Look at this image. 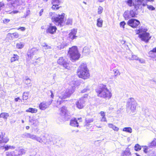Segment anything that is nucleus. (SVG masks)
Wrapping results in <instances>:
<instances>
[{
  "label": "nucleus",
  "instance_id": "39",
  "mask_svg": "<svg viewBox=\"0 0 156 156\" xmlns=\"http://www.w3.org/2000/svg\"><path fill=\"white\" fill-rule=\"evenodd\" d=\"M83 52L86 54H89L90 52V50L87 47H84L83 50Z\"/></svg>",
  "mask_w": 156,
  "mask_h": 156
},
{
  "label": "nucleus",
  "instance_id": "8",
  "mask_svg": "<svg viewBox=\"0 0 156 156\" xmlns=\"http://www.w3.org/2000/svg\"><path fill=\"white\" fill-rule=\"evenodd\" d=\"M74 86L69 87L66 90L58 95L59 98L61 100L69 97L74 91Z\"/></svg>",
  "mask_w": 156,
  "mask_h": 156
},
{
  "label": "nucleus",
  "instance_id": "52",
  "mask_svg": "<svg viewBox=\"0 0 156 156\" xmlns=\"http://www.w3.org/2000/svg\"><path fill=\"white\" fill-rule=\"evenodd\" d=\"M127 3L129 6H132L133 3L132 0H128L127 1Z\"/></svg>",
  "mask_w": 156,
  "mask_h": 156
},
{
  "label": "nucleus",
  "instance_id": "45",
  "mask_svg": "<svg viewBox=\"0 0 156 156\" xmlns=\"http://www.w3.org/2000/svg\"><path fill=\"white\" fill-rule=\"evenodd\" d=\"M147 8L150 10L153 11L155 9V8L152 5H147Z\"/></svg>",
  "mask_w": 156,
  "mask_h": 156
},
{
  "label": "nucleus",
  "instance_id": "58",
  "mask_svg": "<svg viewBox=\"0 0 156 156\" xmlns=\"http://www.w3.org/2000/svg\"><path fill=\"white\" fill-rule=\"evenodd\" d=\"M100 114L101 117L102 116H105V114L104 112L101 111L100 112Z\"/></svg>",
  "mask_w": 156,
  "mask_h": 156
},
{
  "label": "nucleus",
  "instance_id": "35",
  "mask_svg": "<svg viewBox=\"0 0 156 156\" xmlns=\"http://www.w3.org/2000/svg\"><path fill=\"white\" fill-rule=\"evenodd\" d=\"M9 139L7 137H0V141L2 142L6 143L9 141Z\"/></svg>",
  "mask_w": 156,
  "mask_h": 156
},
{
  "label": "nucleus",
  "instance_id": "12",
  "mask_svg": "<svg viewBox=\"0 0 156 156\" xmlns=\"http://www.w3.org/2000/svg\"><path fill=\"white\" fill-rule=\"evenodd\" d=\"M57 63L60 65H62L66 69L69 68V64L68 61L63 57H60L57 61Z\"/></svg>",
  "mask_w": 156,
  "mask_h": 156
},
{
  "label": "nucleus",
  "instance_id": "59",
  "mask_svg": "<svg viewBox=\"0 0 156 156\" xmlns=\"http://www.w3.org/2000/svg\"><path fill=\"white\" fill-rule=\"evenodd\" d=\"M26 29V28L24 27H20L18 29V30H20L22 31H24Z\"/></svg>",
  "mask_w": 156,
  "mask_h": 156
},
{
  "label": "nucleus",
  "instance_id": "28",
  "mask_svg": "<svg viewBox=\"0 0 156 156\" xmlns=\"http://www.w3.org/2000/svg\"><path fill=\"white\" fill-rule=\"evenodd\" d=\"M19 58V56L16 54H14L11 59V62H12L18 60Z\"/></svg>",
  "mask_w": 156,
  "mask_h": 156
},
{
  "label": "nucleus",
  "instance_id": "56",
  "mask_svg": "<svg viewBox=\"0 0 156 156\" xmlns=\"http://www.w3.org/2000/svg\"><path fill=\"white\" fill-rule=\"evenodd\" d=\"M14 37L16 38H17L19 37V34L17 32H15L12 34Z\"/></svg>",
  "mask_w": 156,
  "mask_h": 156
},
{
  "label": "nucleus",
  "instance_id": "26",
  "mask_svg": "<svg viewBox=\"0 0 156 156\" xmlns=\"http://www.w3.org/2000/svg\"><path fill=\"white\" fill-rule=\"evenodd\" d=\"M149 148V149H148L147 150V152H144L151 156H155L156 155V152L154 151L151 150Z\"/></svg>",
  "mask_w": 156,
  "mask_h": 156
},
{
  "label": "nucleus",
  "instance_id": "31",
  "mask_svg": "<svg viewBox=\"0 0 156 156\" xmlns=\"http://www.w3.org/2000/svg\"><path fill=\"white\" fill-rule=\"evenodd\" d=\"M16 47L18 49H22L24 46V44L22 42H20L16 44Z\"/></svg>",
  "mask_w": 156,
  "mask_h": 156
},
{
  "label": "nucleus",
  "instance_id": "20",
  "mask_svg": "<svg viewBox=\"0 0 156 156\" xmlns=\"http://www.w3.org/2000/svg\"><path fill=\"white\" fill-rule=\"evenodd\" d=\"M94 121L93 118L87 119H86V123L85 126H86L87 129H89L90 127L92 126V125L90 124V123Z\"/></svg>",
  "mask_w": 156,
  "mask_h": 156
},
{
  "label": "nucleus",
  "instance_id": "43",
  "mask_svg": "<svg viewBox=\"0 0 156 156\" xmlns=\"http://www.w3.org/2000/svg\"><path fill=\"white\" fill-rule=\"evenodd\" d=\"M129 59L130 60H138V57L136 55H132L131 58H129Z\"/></svg>",
  "mask_w": 156,
  "mask_h": 156
},
{
  "label": "nucleus",
  "instance_id": "10",
  "mask_svg": "<svg viewBox=\"0 0 156 156\" xmlns=\"http://www.w3.org/2000/svg\"><path fill=\"white\" fill-rule=\"evenodd\" d=\"M140 23L139 20L134 19L129 20L127 23L128 25L133 28L136 27Z\"/></svg>",
  "mask_w": 156,
  "mask_h": 156
},
{
  "label": "nucleus",
  "instance_id": "22",
  "mask_svg": "<svg viewBox=\"0 0 156 156\" xmlns=\"http://www.w3.org/2000/svg\"><path fill=\"white\" fill-rule=\"evenodd\" d=\"M70 125L73 126L78 127L79 126L78 123L76 118L72 119L70 121Z\"/></svg>",
  "mask_w": 156,
  "mask_h": 156
},
{
  "label": "nucleus",
  "instance_id": "42",
  "mask_svg": "<svg viewBox=\"0 0 156 156\" xmlns=\"http://www.w3.org/2000/svg\"><path fill=\"white\" fill-rule=\"evenodd\" d=\"M134 147L135 150L137 151H138L141 149V147L138 144L135 145Z\"/></svg>",
  "mask_w": 156,
  "mask_h": 156
},
{
  "label": "nucleus",
  "instance_id": "1",
  "mask_svg": "<svg viewBox=\"0 0 156 156\" xmlns=\"http://www.w3.org/2000/svg\"><path fill=\"white\" fill-rule=\"evenodd\" d=\"M97 95L99 97L109 99L112 97L111 92L108 89L106 85L100 84L96 89Z\"/></svg>",
  "mask_w": 156,
  "mask_h": 156
},
{
  "label": "nucleus",
  "instance_id": "23",
  "mask_svg": "<svg viewBox=\"0 0 156 156\" xmlns=\"http://www.w3.org/2000/svg\"><path fill=\"white\" fill-rule=\"evenodd\" d=\"M138 9H136L135 8L134 9L129 11L130 14L131 16V17H134L138 14L137 11Z\"/></svg>",
  "mask_w": 156,
  "mask_h": 156
},
{
  "label": "nucleus",
  "instance_id": "40",
  "mask_svg": "<svg viewBox=\"0 0 156 156\" xmlns=\"http://www.w3.org/2000/svg\"><path fill=\"white\" fill-rule=\"evenodd\" d=\"M42 47H44L45 49H50L51 48L50 46H48L46 43H43L41 45Z\"/></svg>",
  "mask_w": 156,
  "mask_h": 156
},
{
  "label": "nucleus",
  "instance_id": "57",
  "mask_svg": "<svg viewBox=\"0 0 156 156\" xmlns=\"http://www.w3.org/2000/svg\"><path fill=\"white\" fill-rule=\"evenodd\" d=\"M101 122H107V120L105 116H102L101 119Z\"/></svg>",
  "mask_w": 156,
  "mask_h": 156
},
{
  "label": "nucleus",
  "instance_id": "41",
  "mask_svg": "<svg viewBox=\"0 0 156 156\" xmlns=\"http://www.w3.org/2000/svg\"><path fill=\"white\" fill-rule=\"evenodd\" d=\"M28 93L27 92H24L23 94V99L26 100L28 98Z\"/></svg>",
  "mask_w": 156,
  "mask_h": 156
},
{
  "label": "nucleus",
  "instance_id": "30",
  "mask_svg": "<svg viewBox=\"0 0 156 156\" xmlns=\"http://www.w3.org/2000/svg\"><path fill=\"white\" fill-rule=\"evenodd\" d=\"M9 116V114L7 113L3 112L0 114V118H2L5 119H7Z\"/></svg>",
  "mask_w": 156,
  "mask_h": 156
},
{
  "label": "nucleus",
  "instance_id": "19",
  "mask_svg": "<svg viewBox=\"0 0 156 156\" xmlns=\"http://www.w3.org/2000/svg\"><path fill=\"white\" fill-rule=\"evenodd\" d=\"M59 110L60 111V114L61 116L65 117L66 116L67 110L66 108L65 107H63L61 108Z\"/></svg>",
  "mask_w": 156,
  "mask_h": 156
},
{
  "label": "nucleus",
  "instance_id": "33",
  "mask_svg": "<svg viewBox=\"0 0 156 156\" xmlns=\"http://www.w3.org/2000/svg\"><path fill=\"white\" fill-rule=\"evenodd\" d=\"M97 25L99 27H101L102 25L103 20L100 18H98L97 20Z\"/></svg>",
  "mask_w": 156,
  "mask_h": 156
},
{
  "label": "nucleus",
  "instance_id": "14",
  "mask_svg": "<svg viewBox=\"0 0 156 156\" xmlns=\"http://www.w3.org/2000/svg\"><path fill=\"white\" fill-rule=\"evenodd\" d=\"M52 100L51 101H43L39 105V108L41 110H44L46 108L49 107L50 105L51 104Z\"/></svg>",
  "mask_w": 156,
  "mask_h": 156
},
{
  "label": "nucleus",
  "instance_id": "24",
  "mask_svg": "<svg viewBox=\"0 0 156 156\" xmlns=\"http://www.w3.org/2000/svg\"><path fill=\"white\" fill-rule=\"evenodd\" d=\"M123 17L125 20H128V19L132 18L130 14L129 11H126L123 14Z\"/></svg>",
  "mask_w": 156,
  "mask_h": 156
},
{
  "label": "nucleus",
  "instance_id": "17",
  "mask_svg": "<svg viewBox=\"0 0 156 156\" xmlns=\"http://www.w3.org/2000/svg\"><path fill=\"white\" fill-rule=\"evenodd\" d=\"M144 0H135V4L134 5V8L136 9H138L140 8H141L142 3Z\"/></svg>",
  "mask_w": 156,
  "mask_h": 156
},
{
  "label": "nucleus",
  "instance_id": "36",
  "mask_svg": "<svg viewBox=\"0 0 156 156\" xmlns=\"http://www.w3.org/2000/svg\"><path fill=\"white\" fill-rule=\"evenodd\" d=\"M113 71L114 73L115 77H116L118 75H120V72L118 69H114L113 70Z\"/></svg>",
  "mask_w": 156,
  "mask_h": 156
},
{
  "label": "nucleus",
  "instance_id": "44",
  "mask_svg": "<svg viewBox=\"0 0 156 156\" xmlns=\"http://www.w3.org/2000/svg\"><path fill=\"white\" fill-rule=\"evenodd\" d=\"M126 25V23L124 21H123L120 22L119 23L120 27L122 28L123 29L125 28V26Z\"/></svg>",
  "mask_w": 156,
  "mask_h": 156
},
{
  "label": "nucleus",
  "instance_id": "64",
  "mask_svg": "<svg viewBox=\"0 0 156 156\" xmlns=\"http://www.w3.org/2000/svg\"><path fill=\"white\" fill-rule=\"evenodd\" d=\"M43 12V9H41L39 13V15L40 16H41L42 15Z\"/></svg>",
  "mask_w": 156,
  "mask_h": 156
},
{
  "label": "nucleus",
  "instance_id": "60",
  "mask_svg": "<svg viewBox=\"0 0 156 156\" xmlns=\"http://www.w3.org/2000/svg\"><path fill=\"white\" fill-rule=\"evenodd\" d=\"M50 93L51 94V97L52 98H53L54 97V95L53 94V91L51 90L50 91Z\"/></svg>",
  "mask_w": 156,
  "mask_h": 156
},
{
  "label": "nucleus",
  "instance_id": "61",
  "mask_svg": "<svg viewBox=\"0 0 156 156\" xmlns=\"http://www.w3.org/2000/svg\"><path fill=\"white\" fill-rule=\"evenodd\" d=\"M30 11L29 10H28L26 11L27 15L24 16V17L26 18L30 13Z\"/></svg>",
  "mask_w": 156,
  "mask_h": 156
},
{
  "label": "nucleus",
  "instance_id": "46",
  "mask_svg": "<svg viewBox=\"0 0 156 156\" xmlns=\"http://www.w3.org/2000/svg\"><path fill=\"white\" fill-rule=\"evenodd\" d=\"M53 5L52 6V9H58L59 7L58 6V5L55 4H52Z\"/></svg>",
  "mask_w": 156,
  "mask_h": 156
},
{
  "label": "nucleus",
  "instance_id": "6",
  "mask_svg": "<svg viewBox=\"0 0 156 156\" xmlns=\"http://www.w3.org/2000/svg\"><path fill=\"white\" fill-rule=\"evenodd\" d=\"M68 52L70 59L73 62L78 60L80 57V54L76 46H74L69 48Z\"/></svg>",
  "mask_w": 156,
  "mask_h": 156
},
{
  "label": "nucleus",
  "instance_id": "37",
  "mask_svg": "<svg viewBox=\"0 0 156 156\" xmlns=\"http://www.w3.org/2000/svg\"><path fill=\"white\" fill-rule=\"evenodd\" d=\"M123 131L126 132L131 133L132 132V129L130 127H125L123 129Z\"/></svg>",
  "mask_w": 156,
  "mask_h": 156
},
{
  "label": "nucleus",
  "instance_id": "50",
  "mask_svg": "<svg viewBox=\"0 0 156 156\" xmlns=\"http://www.w3.org/2000/svg\"><path fill=\"white\" fill-rule=\"evenodd\" d=\"M60 2L59 0H52L51 4H58Z\"/></svg>",
  "mask_w": 156,
  "mask_h": 156
},
{
  "label": "nucleus",
  "instance_id": "2",
  "mask_svg": "<svg viewBox=\"0 0 156 156\" xmlns=\"http://www.w3.org/2000/svg\"><path fill=\"white\" fill-rule=\"evenodd\" d=\"M22 136L23 138H29L33 140H35L40 143H43L46 144H49V143L51 141L50 136H48L46 137V136L44 135H41L40 137H39L37 136L34 134L25 133L22 135Z\"/></svg>",
  "mask_w": 156,
  "mask_h": 156
},
{
  "label": "nucleus",
  "instance_id": "5",
  "mask_svg": "<svg viewBox=\"0 0 156 156\" xmlns=\"http://www.w3.org/2000/svg\"><path fill=\"white\" fill-rule=\"evenodd\" d=\"M147 30L145 27H141V28L136 31V34H140L139 37L141 40L146 43L148 42L151 39V37L150 36V34L147 32Z\"/></svg>",
  "mask_w": 156,
  "mask_h": 156
},
{
  "label": "nucleus",
  "instance_id": "32",
  "mask_svg": "<svg viewBox=\"0 0 156 156\" xmlns=\"http://www.w3.org/2000/svg\"><path fill=\"white\" fill-rule=\"evenodd\" d=\"M25 2V0H15L14 2V4H16L17 5H19L22 4Z\"/></svg>",
  "mask_w": 156,
  "mask_h": 156
},
{
  "label": "nucleus",
  "instance_id": "7",
  "mask_svg": "<svg viewBox=\"0 0 156 156\" xmlns=\"http://www.w3.org/2000/svg\"><path fill=\"white\" fill-rule=\"evenodd\" d=\"M137 103L134 98H129L127 102V110H130L133 112L136 110Z\"/></svg>",
  "mask_w": 156,
  "mask_h": 156
},
{
  "label": "nucleus",
  "instance_id": "53",
  "mask_svg": "<svg viewBox=\"0 0 156 156\" xmlns=\"http://www.w3.org/2000/svg\"><path fill=\"white\" fill-rule=\"evenodd\" d=\"M5 7L4 4L2 2H0V11Z\"/></svg>",
  "mask_w": 156,
  "mask_h": 156
},
{
  "label": "nucleus",
  "instance_id": "47",
  "mask_svg": "<svg viewBox=\"0 0 156 156\" xmlns=\"http://www.w3.org/2000/svg\"><path fill=\"white\" fill-rule=\"evenodd\" d=\"M25 80L26 81L25 82V83L27 85H29V84H30L31 80L29 78H27Z\"/></svg>",
  "mask_w": 156,
  "mask_h": 156
},
{
  "label": "nucleus",
  "instance_id": "16",
  "mask_svg": "<svg viewBox=\"0 0 156 156\" xmlns=\"http://www.w3.org/2000/svg\"><path fill=\"white\" fill-rule=\"evenodd\" d=\"M149 57L153 58L154 61H156V47L150 51L148 53Z\"/></svg>",
  "mask_w": 156,
  "mask_h": 156
},
{
  "label": "nucleus",
  "instance_id": "15",
  "mask_svg": "<svg viewBox=\"0 0 156 156\" xmlns=\"http://www.w3.org/2000/svg\"><path fill=\"white\" fill-rule=\"evenodd\" d=\"M38 51V49L36 48H33L29 50L27 53V56L30 59H31L32 56L36 54Z\"/></svg>",
  "mask_w": 156,
  "mask_h": 156
},
{
  "label": "nucleus",
  "instance_id": "3",
  "mask_svg": "<svg viewBox=\"0 0 156 156\" xmlns=\"http://www.w3.org/2000/svg\"><path fill=\"white\" fill-rule=\"evenodd\" d=\"M64 13H62L61 15L56 14L55 12H50L49 15L52 21L56 25L61 26L63 25V22L64 21V17L65 16Z\"/></svg>",
  "mask_w": 156,
  "mask_h": 156
},
{
  "label": "nucleus",
  "instance_id": "34",
  "mask_svg": "<svg viewBox=\"0 0 156 156\" xmlns=\"http://www.w3.org/2000/svg\"><path fill=\"white\" fill-rule=\"evenodd\" d=\"M108 126L109 127L112 129L114 130L115 131H118L119 129L117 127L113 125L112 124H110V123L108 124Z\"/></svg>",
  "mask_w": 156,
  "mask_h": 156
},
{
  "label": "nucleus",
  "instance_id": "49",
  "mask_svg": "<svg viewBox=\"0 0 156 156\" xmlns=\"http://www.w3.org/2000/svg\"><path fill=\"white\" fill-rule=\"evenodd\" d=\"M72 20L70 18L67 19L66 24L67 25H72Z\"/></svg>",
  "mask_w": 156,
  "mask_h": 156
},
{
  "label": "nucleus",
  "instance_id": "18",
  "mask_svg": "<svg viewBox=\"0 0 156 156\" xmlns=\"http://www.w3.org/2000/svg\"><path fill=\"white\" fill-rule=\"evenodd\" d=\"M77 33V30L76 29H73L71 30L69 34V37L70 39L73 40L76 38L77 36L76 35Z\"/></svg>",
  "mask_w": 156,
  "mask_h": 156
},
{
  "label": "nucleus",
  "instance_id": "48",
  "mask_svg": "<svg viewBox=\"0 0 156 156\" xmlns=\"http://www.w3.org/2000/svg\"><path fill=\"white\" fill-rule=\"evenodd\" d=\"M4 148L5 149V151H7L9 149L15 148V147L13 146H4Z\"/></svg>",
  "mask_w": 156,
  "mask_h": 156
},
{
  "label": "nucleus",
  "instance_id": "21",
  "mask_svg": "<svg viewBox=\"0 0 156 156\" xmlns=\"http://www.w3.org/2000/svg\"><path fill=\"white\" fill-rule=\"evenodd\" d=\"M56 27L55 26H50L47 30V32L50 34H53L55 32Z\"/></svg>",
  "mask_w": 156,
  "mask_h": 156
},
{
  "label": "nucleus",
  "instance_id": "38",
  "mask_svg": "<svg viewBox=\"0 0 156 156\" xmlns=\"http://www.w3.org/2000/svg\"><path fill=\"white\" fill-rule=\"evenodd\" d=\"M25 153V151L23 149H21L19 150V151H17V154L18 156H19Z\"/></svg>",
  "mask_w": 156,
  "mask_h": 156
},
{
  "label": "nucleus",
  "instance_id": "51",
  "mask_svg": "<svg viewBox=\"0 0 156 156\" xmlns=\"http://www.w3.org/2000/svg\"><path fill=\"white\" fill-rule=\"evenodd\" d=\"M103 10V8L101 6H99L98 9V14H101Z\"/></svg>",
  "mask_w": 156,
  "mask_h": 156
},
{
  "label": "nucleus",
  "instance_id": "11",
  "mask_svg": "<svg viewBox=\"0 0 156 156\" xmlns=\"http://www.w3.org/2000/svg\"><path fill=\"white\" fill-rule=\"evenodd\" d=\"M14 8L12 4H9L6 5L5 8V10L6 12H8L9 14H16L18 12V11L16 10L12 11Z\"/></svg>",
  "mask_w": 156,
  "mask_h": 156
},
{
  "label": "nucleus",
  "instance_id": "25",
  "mask_svg": "<svg viewBox=\"0 0 156 156\" xmlns=\"http://www.w3.org/2000/svg\"><path fill=\"white\" fill-rule=\"evenodd\" d=\"M6 153V156H18L17 150L11 152H7Z\"/></svg>",
  "mask_w": 156,
  "mask_h": 156
},
{
  "label": "nucleus",
  "instance_id": "27",
  "mask_svg": "<svg viewBox=\"0 0 156 156\" xmlns=\"http://www.w3.org/2000/svg\"><path fill=\"white\" fill-rule=\"evenodd\" d=\"M131 153L129 148H127L126 150L123 151L122 153L121 156H129L130 154Z\"/></svg>",
  "mask_w": 156,
  "mask_h": 156
},
{
  "label": "nucleus",
  "instance_id": "4",
  "mask_svg": "<svg viewBox=\"0 0 156 156\" xmlns=\"http://www.w3.org/2000/svg\"><path fill=\"white\" fill-rule=\"evenodd\" d=\"M77 74L80 78L84 79L89 77L90 74L86 64L82 63L81 64L78 68Z\"/></svg>",
  "mask_w": 156,
  "mask_h": 156
},
{
  "label": "nucleus",
  "instance_id": "62",
  "mask_svg": "<svg viewBox=\"0 0 156 156\" xmlns=\"http://www.w3.org/2000/svg\"><path fill=\"white\" fill-rule=\"evenodd\" d=\"M139 61L141 63H144L145 62V60L143 59H140Z\"/></svg>",
  "mask_w": 156,
  "mask_h": 156
},
{
  "label": "nucleus",
  "instance_id": "63",
  "mask_svg": "<svg viewBox=\"0 0 156 156\" xmlns=\"http://www.w3.org/2000/svg\"><path fill=\"white\" fill-rule=\"evenodd\" d=\"M89 90L87 88L84 89L82 91V93H84L87 92Z\"/></svg>",
  "mask_w": 156,
  "mask_h": 156
},
{
  "label": "nucleus",
  "instance_id": "29",
  "mask_svg": "<svg viewBox=\"0 0 156 156\" xmlns=\"http://www.w3.org/2000/svg\"><path fill=\"white\" fill-rule=\"evenodd\" d=\"M37 111V109L31 108H30L26 110V112L31 113H36Z\"/></svg>",
  "mask_w": 156,
  "mask_h": 156
},
{
  "label": "nucleus",
  "instance_id": "54",
  "mask_svg": "<svg viewBox=\"0 0 156 156\" xmlns=\"http://www.w3.org/2000/svg\"><path fill=\"white\" fill-rule=\"evenodd\" d=\"M63 102V101L62 100H60V99H58L57 101V105L58 106L60 105L62 102Z\"/></svg>",
  "mask_w": 156,
  "mask_h": 156
},
{
  "label": "nucleus",
  "instance_id": "13",
  "mask_svg": "<svg viewBox=\"0 0 156 156\" xmlns=\"http://www.w3.org/2000/svg\"><path fill=\"white\" fill-rule=\"evenodd\" d=\"M148 145V146H142L144 152H147V150L148 149H149V148H152L153 147L156 146V139L155 138L154 139L151 143L149 144Z\"/></svg>",
  "mask_w": 156,
  "mask_h": 156
},
{
  "label": "nucleus",
  "instance_id": "9",
  "mask_svg": "<svg viewBox=\"0 0 156 156\" xmlns=\"http://www.w3.org/2000/svg\"><path fill=\"white\" fill-rule=\"evenodd\" d=\"M87 94H85L83 97L80 98L76 103V107L79 109L83 108L85 105V102L87 100Z\"/></svg>",
  "mask_w": 156,
  "mask_h": 156
},
{
  "label": "nucleus",
  "instance_id": "55",
  "mask_svg": "<svg viewBox=\"0 0 156 156\" xmlns=\"http://www.w3.org/2000/svg\"><path fill=\"white\" fill-rule=\"evenodd\" d=\"M10 20L9 19H4L3 20V22L4 23H6L9 22Z\"/></svg>",
  "mask_w": 156,
  "mask_h": 156
}]
</instances>
